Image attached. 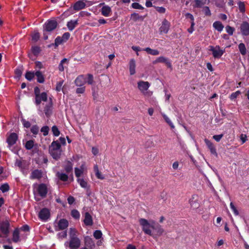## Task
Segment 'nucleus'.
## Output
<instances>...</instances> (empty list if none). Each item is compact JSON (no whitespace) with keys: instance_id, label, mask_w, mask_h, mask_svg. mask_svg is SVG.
Returning <instances> with one entry per match:
<instances>
[{"instance_id":"f257e3e1","label":"nucleus","mask_w":249,"mask_h":249,"mask_svg":"<svg viewBox=\"0 0 249 249\" xmlns=\"http://www.w3.org/2000/svg\"><path fill=\"white\" fill-rule=\"evenodd\" d=\"M142 230L145 234L156 238L157 236H160L164 232L161 226L156 223L154 220L148 221L144 218H140L139 220Z\"/></svg>"},{"instance_id":"f03ea898","label":"nucleus","mask_w":249,"mask_h":249,"mask_svg":"<svg viewBox=\"0 0 249 249\" xmlns=\"http://www.w3.org/2000/svg\"><path fill=\"white\" fill-rule=\"evenodd\" d=\"M49 153L54 159L58 160L60 159L62 150L61 145L57 141L52 142L49 147Z\"/></svg>"},{"instance_id":"7ed1b4c3","label":"nucleus","mask_w":249,"mask_h":249,"mask_svg":"<svg viewBox=\"0 0 249 249\" xmlns=\"http://www.w3.org/2000/svg\"><path fill=\"white\" fill-rule=\"evenodd\" d=\"M10 220L5 219L0 223V237H7L10 233Z\"/></svg>"},{"instance_id":"20e7f679","label":"nucleus","mask_w":249,"mask_h":249,"mask_svg":"<svg viewBox=\"0 0 249 249\" xmlns=\"http://www.w3.org/2000/svg\"><path fill=\"white\" fill-rule=\"evenodd\" d=\"M150 86V83L147 81H140L138 82V88L145 96L149 97L152 95V92L147 91Z\"/></svg>"},{"instance_id":"39448f33","label":"nucleus","mask_w":249,"mask_h":249,"mask_svg":"<svg viewBox=\"0 0 249 249\" xmlns=\"http://www.w3.org/2000/svg\"><path fill=\"white\" fill-rule=\"evenodd\" d=\"M55 176L59 181L62 182H67L69 179H71V181L73 180L72 174H69L62 170L57 171L55 174Z\"/></svg>"},{"instance_id":"423d86ee","label":"nucleus","mask_w":249,"mask_h":249,"mask_svg":"<svg viewBox=\"0 0 249 249\" xmlns=\"http://www.w3.org/2000/svg\"><path fill=\"white\" fill-rule=\"evenodd\" d=\"M48 192V188L45 184H40L36 187V192L42 198L46 197Z\"/></svg>"},{"instance_id":"0eeeda50","label":"nucleus","mask_w":249,"mask_h":249,"mask_svg":"<svg viewBox=\"0 0 249 249\" xmlns=\"http://www.w3.org/2000/svg\"><path fill=\"white\" fill-rule=\"evenodd\" d=\"M209 48V50L212 52L213 55L215 58H219L224 53V50L221 49L219 46H210Z\"/></svg>"},{"instance_id":"6e6552de","label":"nucleus","mask_w":249,"mask_h":249,"mask_svg":"<svg viewBox=\"0 0 249 249\" xmlns=\"http://www.w3.org/2000/svg\"><path fill=\"white\" fill-rule=\"evenodd\" d=\"M81 242L78 238H70V242L65 243V245L69 244V247L71 249H77L80 246Z\"/></svg>"},{"instance_id":"1a4fd4ad","label":"nucleus","mask_w":249,"mask_h":249,"mask_svg":"<svg viewBox=\"0 0 249 249\" xmlns=\"http://www.w3.org/2000/svg\"><path fill=\"white\" fill-rule=\"evenodd\" d=\"M18 138V135L15 133H12L7 136L6 142L9 148H11V146L16 143Z\"/></svg>"},{"instance_id":"9d476101","label":"nucleus","mask_w":249,"mask_h":249,"mask_svg":"<svg viewBox=\"0 0 249 249\" xmlns=\"http://www.w3.org/2000/svg\"><path fill=\"white\" fill-rule=\"evenodd\" d=\"M159 63H164L165 65L169 68L172 67V64L170 61L169 60L168 58L164 56H160L157 58L153 62V64H156Z\"/></svg>"},{"instance_id":"9b49d317","label":"nucleus","mask_w":249,"mask_h":249,"mask_svg":"<svg viewBox=\"0 0 249 249\" xmlns=\"http://www.w3.org/2000/svg\"><path fill=\"white\" fill-rule=\"evenodd\" d=\"M69 225V222L67 220L65 219H60L57 223V226H55V230H63L66 229Z\"/></svg>"},{"instance_id":"f8f14e48","label":"nucleus","mask_w":249,"mask_h":249,"mask_svg":"<svg viewBox=\"0 0 249 249\" xmlns=\"http://www.w3.org/2000/svg\"><path fill=\"white\" fill-rule=\"evenodd\" d=\"M170 23L166 19H164L162 22L161 26L159 29L160 34H167L170 28Z\"/></svg>"},{"instance_id":"ddd939ff","label":"nucleus","mask_w":249,"mask_h":249,"mask_svg":"<svg viewBox=\"0 0 249 249\" xmlns=\"http://www.w3.org/2000/svg\"><path fill=\"white\" fill-rule=\"evenodd\" d=\"M57 25V23L55 20H48L45 24V30L50 32L54 30Z\"/></svg>"},{"instance_id":"4468645a","label":"nucleus","mask_w":249,"mask_h":249,"mask_svg":"<svg viewBox=\"0 0 249 249\" xmlns=\"http://www.w3.org/2000/svg\"><path fill=\"white\" fill-rule=\"evenodd\" d=\"M53 110V102L52 99L50 98L49 101L46 104L44 112L47 117H49L52 113Z\"/></svg>"},{"instance_id":"2eb2a0df","label":"nucleus","mask_w":249,"mask_h":249,"mask_svg":"<svg viewBox=\"0 0 249 249\" xmlns=\"http://www.w3.org/2000/svg\"><path fill=\"white\" fill-rule=\"evenodd\" d=\"M47 93L45 92H42L39 95H37L35 97V103L36 105H39L42 101H47Z\"/></svg>"},{"instance_id":"dca6fc26","label":"nucleus","mask_w":249,"mask_h":249,"mask_svg":"<svg viewBox=\"0 0 249 249\" xmlns=\"http://www.w3.org/2000/svg\"><path fill=\"white\" fill-rule=\"evenodd\" d=\"M100 5H103L100 10L101 14L107 17L110 16L112 14L111 8L108 5H105L104 3H101Z\"/></svg>"},{"instance_id":"f3484780","label":"nucleus","mask_w":249,"mask_h":249,"mask_svg":"<svg viewBox=\"0 0 249 249\" xmlns=\"http://www.w3.org/2000/svg\"><path fill=\"white\" fill-rule=\"evenodd\" d=\"M87 0H79L76 1L73 5V9L75 11H79L85 8L86 6V2H88Z\"/></svg>"},{"instance_id":"a211bd4d","label":"nucleus","mask_w":249,"mask_h":249,"mask_svg":"<svg viewBox=\"0 0 249 249\" xmlns=\"http://www.w3.org/2000/svg\"><path fill=\"white\" fill-rule=\"evenodd\" d=\"M74 82L78 87L83 86L87 83V77L84 75H79L75 79Z\"/></svg>"},{"instance_id":"6ab92c4d","label":"nucleus","mask_w":249,"mask_h":249,"mask_svg":"<svg viewBox=\"0 0 249 249\" xmlns=\"http://www.w3.org/2000/svg\"><path fill=\"white\" fill-rule=\"evenodd\" d=\"M43 176V172L41 170L36 169L31 173L30 178L31 179H40Z\"/></svg>"},{"instance_id":"aec40b11","label":"nucleus","mask_w":249,"mask_h":249,"mask_svg":"<svg viewBox=\"0 0 249 249\" xmlns=\"http://www.w3.org/2000/svg\"><path fill=\"white\" fill-rule=\"evenodd\" d=\"M204 142H205L206 145L207 146L208 148L210 150L211 153L212 154L217 156V154L216 152V149H215L214 145L213 144V143L210 141H209V140H208L207 139H205L204 140Z\"/></svg>"},{"instance_id":"412c9836","label":"nucleus","mask_w":249,"mask_h":249,"mask_svg":"<svg viewBox=\"0 0 249 249\" xmlns=\"http://www.w3.org/2000/svg\"><path fill=\"white\" fill-rule=\"evenodd\" d=\"M50 216V212L48 209L44 208L40 211L39 213V218L43 220H46L48 219Z\"/></svg>"},{"instance_id":"4be33fe9","label":"nucleus","mask_w":249,"mask_h":249,"mask_svg":"<svg viewBox=\"0 0 249 249\" xmlns=\"http://www.w3.org/2000/svg\"><path fill=\"white\" fill-rule=\"evenodd\" d=\"M84 223L86 226H92L93 225V219L91 215L89 213L86 212L85 213Z\"/></svg>"},{"instance_id":"5701e85b","label":"nucleus","mask_w":249,"mask_h":249,"mask_svg":"<svg viewBox=\"0 0 249 249\" xmlns=\"http://www.w3.org/2000/svg\"><path fill=\"white\" fill-rule=\"evenodd\" d=\"M72 167L73 164L69 160L66 161L65 162V165H64V170L63 171L69 174H72Z\"/></svg>"},{"instance_id":"b1692460","label":"nucleus","mask_w":249,"mask_h":249,"mask_svg":"<svg viewBox=\"0 0 249 249\" xmlns=\"http://www.w3.org/2000/svg\"><path fill=\"white\" fill-rule=\"evenodd\" d=\"M242 33L245 36L249 35V24L247 22H244L241 25Z\"/></svg>"},{"instance_id":"393cba45","label":"nucleus","mask_w":249,"mask_h":249,"mask_svg":"<svg viewBox=\"0 0 249 249\" xmlns=\"http://www.w3.org/2000/svg\"><path fill=\"white\" fill-rule=\"evenodd\" d=\"M136 63L134 59H131L129 63V69L130 75H134L135 71Z\"/></svg>"},{"instance_id":"a878e982","label":"nucleus","mask_w":249,"mask_h":249,"mask_svg":"<svg viewBox=\"0 0 249 249\" xmlns=\"http://www.w3.org/2000/svg\"><path fill=\"white\" fill-rule=\"evenodd\" d=\"M69 64V60L66 58L63 59L60 64L58 66V70L61 71H63L64 70V69L67 68Z\"/></svg>"},{"instance_id":"bb28decb","label":"nucleus","mask_w":249,"mask_h":249,"mask_svg":"<svg viewBox=\"0 0 249 249\" xmlns=\"http://www.w3.org/2000/svg\"><path fill=\"white\" fill-rule=\"evenodd\" d=\"M12 240L15 243H17L20 241L19 229L17 228L13 232Z\"/></svg>"},{"instance_id":"cd10ccee","label":"nucleus","mask_w":249,"mask_h":249,"mask_svg":"<svg viewBox=\"0 0 249 249\" xmlns=\"http://www.w3.org/2000/svg\"><path fill=\"white\" fill-rule=\"evenodd\" d=\"M93 170L95 174L96 177L100 179H104V176L102 175V173L99 171L98 166L97 164H95L93 167Z\"/></svg>"},{"instance_id":"c85d7f7f","label":"nucleus","mask_w":249,"mask_h":249,"mask_svg":"<svg viewBox=\"0 0 249 249\" xmlns=\"http://www.w3.org/2000/svg\"><path fill=\"white\" fill-rule=\"evenodd\" d=\"M78 25L77 20H71L67 22V26L70 31H72L74 28Z\"/></svg>"},{"instance_id":"c756f323","label":"nucleus","mask_w":249,"mask_h":249,"mask_svg":"<svg viewBox=\"0 0 249 249\" xmlns=\"http://www.w3.org/2000/svg\"><path fill=\"white\" fill-rule=\"evenodd\" d=\"M143 50L152 55H158L160 54V52L158 50L152 49L149 47L145 48Z\"/></svg>"},{"instance_id":"7c9ffc66","label":"nucleus","mask_w":249,"mask_h":249,"mask_svg":"<svg viewBox=\"0 0 249 249\" xmlns=\"http://www.w3.org/2000/svg\"><path fill=\"white\" fill-rule=\"evenodd\" d=\"M213 27L215 30H217L219 32H221L224 28V26L220 21L214 22L213 23Z\"/></svg>"},{"instance_id":"2f4dec72","label":"nucleus","mask_w":249,"mask_h":249,"mask_svg":"<svg viewBox=\"0 0 249 249\" xmlns=\"http://www.w3.org/2000/svg\"><path fill=\"white\" fill-rule=\"evenodd\" d=\"M35 75L37 77V80L38 82L43 83L44 82V76L40 71H37L35 73Z\"/></svg>"},{"instance_id":"473e14b6","label":"nucleus","mask_w":249,"mask_h":249,"mask_svg":"<svg viewBox=\"0 0 249 249\" xmlns=\"http://www.w3.org/2000/svg\"><path fill=\"white\" fill-rule=\"evenodd\" d=\"M131 19L134 21L138 20H142L143 18L142 16H140L138 14L133 13L131 15Z\"/></svg>"},{"instance_id":"72a5a7b5","label":"nucleus","mask_w":249,"mask_h":249,"mask_svg":"<svg viewBox=\"0 0 249 249\" xmlns=\"http://www.w3.org/2000/svg\"><path fill=\"white\" fill-rule=\"evenodd\" d=\"M85 245L89 248H91L92 246H94V244L92 239L89 237H86L85 239Z\"/></svg>"},{"instance_id":"f704fd0d","label":"nucleus","mask_w":249,"mask_h":249,"mask_svg":"<svg viewBox=\"0 0 249 249\" xmlns=\"http://www.w3.org/2000/svg\"><path fill=\"white\" fill-rule=\"evenodd\" d=\"M239 51L242 55H244L247 53V49L244 43H240L238 45Z\"/></svg>"},{"instance_id":"c9c22d12","label":"nucleus","mask_w":249,"mask_h":249,"mask_svg":"<svg viewBox=\"0 0 249 249\" xmlns=\"http://www.w3.org/2000/svg\"><path fill=\"white\" fill-rule=\"evenodd\" d=\"M78 231L75 228L70 229V238H78L77 236Z\"/></svg>"},{"instance_id":"e433bc0d","label":"nucleus","mask_w":249,"mask_h":249,"mask_svg":"<svg viewBox=\"0 0 249 249\" xmlns=\"http://www.w3.org/2000/svg\"><path fill=\"white\" fill-rule=\"evenodd\" d=\"M77 182L82 188H86L88 187V182L83 178H78Z\"/></svg>"},{"instance_id":"4c0bfd02","label":"nucleus","mask_w":249,"mask_h":249,"mask_svg":"<svg viewBox=\"0 0 249 249\" xmlns=\"http://www.w3.org/2000/svg\"><path fill=\"white\" fill-rule=\"evenodd\" d=\"M87 77V83L89 85H91L94 82L93 76L91 74H88L85 75Z\"/></svg>"},{"instance_id":"58836bf2","label":"nucleus","mask_w":249,"mask_h":249,"mask_svg":"<svg viewBox=\"0 0 249 249\" xmlns=\"http://www.w3.org/2000/svg\"><path fill=\"white\" fill-rule=\"evenodd\" d=\"M102 232L100 230H96L93 232V236L96 239H100L102 237Z\"/></svg>"},{"instance_id":"ea45409f","label":"nucleus","mask_w":249,"mask_h":249,"mask_svg":"<svg viewBox=\"0 0 249 249\" xmlns=\"http://www.w3.org/2000/svg\"><path fill=\"white\" fill-rule=\"evenodd\" d=\"M34 145V142L33 140L27 141L25 144V148L28 150L31 149Z\"/></svg>"},{"instance_id":"a19ab883","label":"nucleus","mask_w":249,"mask_h":249,"mask_svg":"<svg viewBox=\"0 0 249 249\" xmlns=\"http://www.w3.org/2000/svg\"><path fill=\"white\" fill-rule=\"evenodd\" d=\"M0 190L2 193L6 192L9 190V186L7 183L3 184L0 186Z\"/></svg>"},{"instance_id":"79ce46f5","label":"nucleus","mask_w":249,"mask_h":249,"mask_svg":"<svg viewBox=\"0 0 249 249\" xmlns=\"http://www.w3.org/2000/svg\"><path fill=\"white\" fill-rule=\"evenodd\" d=\"M162 116L163 118H164V119L165 120V121H166V122L172 128H174V126L173 124V123H172V122L171 121V120H170V119L164 114H162Z\"/></svg>"},{"instance_id":"37998d69","label":"nucleus","mask_w":249,"mask_h":249,"mask_svg":"<svg viewBox=\"0 0 249 249\" xmlns=\"http://www.w3.org/2000/svg\"><path fill=\"white\" fill-rule=\"evenodd\" d=\"M241 94V92L239 90L236 91L235 92L232 93L230 96V99L231 100L235 99L239 95Z\"/></svg>"},{"instance_id":"c03bdc74","label":"nucleus","mask_w":249,"mask_h":249,"mask_svg":"<svg viewBox=\"0 0 249 249\" xmlns=\"http://www.w3.org/2000/svg\"><path fill=\"white\" fill-rule=\"evenodd\" d=\"M71 216L75 219H79L80 217V213L76 210H72L71 212Z\"/></svg>"},{"instance_id":"a18cd8bd","label":"nucleus","mask_w":249,"mask_h":249,"mask_svg":"<svg viewBox=\"0 0 249 249\" xmlns=\"http://www.w3.org/2000/svg\"><path fill=\"white\" fill-rule=\"evenodd\" d=\"M52 131L53 132V135H54L55 136H58L60 134L59 130H58L57 126L55 125H54L52 127Z\"/></svg>"},{"instance_id":"49530a36","label":"nucleus","mask_w":249,"mask_h":249,"mask_svg":"<svg viewBox=\"0 0 249 249\" xmlns=\"http://www.w3.org/2000/svg\"><path fill=\"white\" fill-rule=\"evenodd\" d=\"M75 176L79 178L83 174L82 169H80L78 168H75L74 169Z\"/></svg>"},{"instance_id":"de8ad7c7","label":"nucleus","mask_w":249,"mask_h":249,"mask_svg":"<svg viewBox=\"0 0 249 249\" xmlns=\"http://www.w3.org/2000/svg\"><path fill=\"white\" fill-rule=\"evenodd\" d=\"M35 75V74L34 72L29 71V72H27L26 73L25 77L28 80L31 81V80H32L33 79Z\"/></svg>"},{"instance_id":"09e8293b","label":"nucleus","mask_w":249,"mask_h":249,"mask_svg":"<svg viewBox=\"0 0 249 249\" xmlns=\"http://www.w3.org/2000/svg\"><path fill=\"white\" fill-rule=\"evenodd\" d=\"M226 32L231 36L232 35H233V33L235 30L234 28L229 26V25H228L226 27Z\"/></svg>"},{"instance_id":"8fccbe9b","label":"nucleus","mask_w":249,"mask_h":249,"mask_svg":"<svg viewBox=\"0 0 249 249\" xmlns=\"http://www.w3.org/2000/svg\"><path fill=\"white\" fill-rule=\"evenodd\" d=\"M40 37L39 34L38 32L34 31L32 34V39L35 41H37Z\"/></svg>"},{"instance_id":"3c124183","label":"nucleus","mask_w":249,"mask_h":249,"mask_svg":"<svg viewBox=\"0 0 249 249\" xmlns=\"http://www.w3.org/2000/svg\"><path fill=\"white\" fill-rule=\"evenodd\" d=\"M32 53L34 55H37L40 52V49L39 47L34 46L32 48Z\"/></svg>"},{"instance_id":"603ef678","label":"nucleus","mask_w":249,"mask_h":249,"mask_svg":"<svg viewBox=\"0 0 249 249\" xmlns=\"http://www.w3.org/2000/svg\"><path fill=\"white\" fill-rule=\"evenodd\" d=\"M49 128L47 126H43L41 129V131L43 133L44 136H47L48 134Z\"/></svg>"},{"instance_id":"864d4df0","label":"nucleus","mask_w":249,"mask_h":249,"mask_svg":"<svg viewBox=\"0 0 249 249\" xmlns=\"http://www.w3.org/2000/svg\"><path fill=\"white\" fill-rule=\"evenodd\" d=\"M70 36V34L68 32H66V33H65L62 36H61L62 37V40L64 42H66L68 39L69 38Z\"/></svg>"},{"instance_id":"5fc2aeb1","label":"nucleus","mask_w":249,"mask_h":249,"mask_svg":"<svg viewBox=\"0 0 249 249\" xmlns=\"http://www.w3.org/2000/svg\"><path fill=\"white\" fill-rule=\"evenodd\" d=\"M132 7L134 9H143V7L137 2H134L132 4Z\"/></svg>"},{"instance_id":"6e6d98bb","label":"nucleus","mask_w":249,"mask_h":249,"mask_svg":"<svg viewBox=\"0 0 249 249\" xmlns=\"http://www.w3.org/2000/svg\"><path fill=\"white\" fill-rule=\"evenodd\" d=\"M230 207H231V209L233 212L234 214L236 215H238L239 214V212L232 202H231Z\"/></svg>"},{"instance_id":"4d7b16f0","label":"nucleus","mask_w":249,"mask_h":249,"mask_svg":"<svg viewBox=\"0 0 249 249\" xmlns=\"http://www.w3.org/2000/svg\"><path fill=\"white\" fill-rule=\"evenodd\" d=\"M38 130H39V128L36 125H33L31 127V131L32 133H33L35 135H36V134H37L38 133Z\"/></svg>"},{"instance_id":"13d9d810","label":"nucleus","mask_w":249,"mask_h":249,"mask_svg":"<svg viewBox=\"0 0 249 249\" xmlns=\"http://www.w3.org/2000/svg\"><path fill=\"white\" fill-rule=\"evenodd\" d=\"M64 43L62 37L57 36L55 39V44L56 46H58L59 45Z\"/></svg>"},{"instance_id":"bf43d9fd","label":"nucleus","mask_w":249,"mask_h":249,"mask_svg":"<svg viewBox=\"0 0 249 249\" xmlns=\"http://www.w3.org/2000/svg\"><path fill=\"white\" fill-rule=\"evenodd\" d=\"M63 84V81H60L57 83L56 86V90L57 91H60L62 89Z\"/></svg>"},{"instance_id":"052dcab7","label":"nucleus","mask_w":249,"mask_h":249,"mask_svg":"<svg viewBox=\"0 0 249 249\" xmlns=\"http://www.w3.org/2000/svg\"><path fill=\"white\" fill-rule=\"evenodd\" d=\"M85 91V87L82 86L80 88H78L76 90V93H83Z\"/></svg>"},{"instance_id":"680f3d73","label":"nucleus","mask_w":249,"mask_h":249,"mask_svg":"<svg viewBox=\"0 0 249 249\" xmlns=\"http://www.w3.org/2000/svg\"><path fill=\"white\" fill-rule=\"evenodd\" d=\"M22 124L25 127L29 128L31 126V124L29 122L26 121L24 119L22 120Z\"/></svg>"},{"instance_id":"e2e57ef3","label":"nucleus","mask_w":249,"mask_h":249,"mask_svg":"<svg viewBox=\"0 0 249 249\" xmlns=\"http://www.w3.org/2000/svg\"><path fill=\"white\" fill-rule=\"evenodd\" d=\"M240 139L242 141V143L243 144L247 141V136L246 134H242L240 135Z\"/></svg>"},{"instance_id":"0e129e2a","label":"nucleus","mask_w":249,"mask_h":249,"mask_svg":"<svg viewBox=\"0 0 249 249\" xmlns=\"http://www.w3.org/2000/svg\"><path fill=\"white\" fill-rule=\"evenodd\" d=\"M223 134L214 135L213 136V139H214L216 142H219L223 137Z\"/></svg>"},{"instance_id":"69168bd1","label":"nucleus","mask_w":249,"mask_h":249,"mask_svg":"<svg viewBox=\"0 0 249 249\" xmlns=\"http://www.w3.org/2000/svg\"><path fill=\"white\" fill-rule=\"evenodd\" d=\"M195 25V22H192L191 27L188 29V32L190 33H192L194 30V26Z\"/></svg>"},{"instance_id":"338daca9","label":"nucleus","mask_w":249,"mask_h":249,"mask_svg":"<svg viewBox=\"0 0 249 249\" xmlns=\"http://www.w3.org/2000/svg\"><path fill=\"white\" fill-rule=\"evenodd\" d=\"M59 235L60 236V237L62 238H65L67 237V232L66 231H62L61 232H60L59 233Z\"/></svg>"},{"instance_id":"774afa93","label":"nucleus","mask_w":249,"mask_h":249,"mask_svg":"<svg viewBox=\"0 0 249 249\" xmlns=\"http://www.w3.org/2000/svg\"><path fill=\"white\" fill-rule=\"evenodd\" d=\"M204 11H205V14L206 15H208V16H210L211 15V11L209 9V8L207 6H206L205 8H204Z\"/></svg>"}]
</instances>
